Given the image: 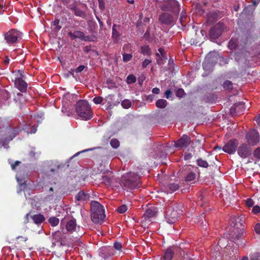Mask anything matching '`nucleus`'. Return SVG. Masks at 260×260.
I'll return each instance as SVG.
<instances>
[{
  "instance_id": "nucleus-1",
  "label": "nucleus",
  "mask_w": 260,
  "mask_h": 260,
  "mask_svg": "<svg viewBox=\"0 0 260 260\" xmlns=\"http://www.w3.org/2000/svg\"><path fill=\"white\" fill-rule=\"evenodd\" d=\"M243 217H236L233 218L231 227L226 234V237L230 239L225 249V260H237L239 254L238 248L243 244L242 239L244 237V229L243 228ZM245 245V243H243ZM221 249L217 244L213 249L211 258L212 260H221L220 250Z\"/></svg>"
},
{
  "instance_id": "nucleus-2",
  "label": "nucleus",
  "mask_w": 260,
  "mask_h": 260,
  "mask_svg": "<svg viewBox=\"0 0 260 260\" xmlns=\"http://www.w3.org/2000/svg\"><path fill=\"white\" fill-rule=\"evenodd\" d=\"M257 30L254 22L248 21L245 23L240 41L244 45L250 44L256 38Z\"/></svg>"
},
{
  "instance_id": "nucleus-3",
  "label": "nucleus",
  "mask_w": 260,
  "mask_h": 260,
  "mask_svg": "<svg viewBox=\"0 0 260 260\" xmlns=\"http://www.w3.org/2000/svg\"><path fill=\"white\" fill-rule=\"evenodd\" d=\"M91 218L95 223H101L106 217L103 206L97 201L91 202Z\"/></svg>"
},
{
  "instance_id": "nucleus-4",
  "label": "nucleus",
  "mask_w": 260,
  "mask_h": 260,
  "mask_svg": "<svg viewBox=\"0 0 260 260\" xmlns=\"http://www.w3.org/2000/svg\"><path fill=\"white\" fill-rule=\"evenodd\" d=\"M122 183L125 189H134L140 187V177L134 173L129 172L122 176Z\"/></svg>"
},
{
  "instance_id": "nucleus-5",
  "label": "nucleus",
  "mask_w": 260,
  "mask_h": 260,
  "mask_svg": "<svg viewBox=\"0 0 260 260\" xmlns=\"http://www.w3.org/2000/svg\"><path fill=\"white\" fill-rule=\"evenodd\" d=\"M76 111L82 119L88 120L92 117L91 108L87 101L80 100L76 104Z\"/></svg>"
},
{
  "instance_id": "nucleus-6",
  "label": "nucleus",
  "mask_w": 260,
  "mask_h": 260,
  "mask_svg": "<svg viewBox=\"0 0 260 260\" xmlns=\"http://www.w3.org/2000/svg\"><path fill=\"white\" fill-rule=\"evenodd\" d=\"M15 74V86L21 92H25L27 89V83L23 80L26 78L23 70H18L14 72Z\"/></svg>"
},
{
  "instance_id": "nucleus-7",
  "label": "nucleus",
  "mask_w": 260,
  "mask_h": 260,
  "mask_svg": "<svg viewBox=\"0 0 260 260\" xmlns=\"http://www.w3.org/2000/svg\"><path fill=\"white\" fill-rule=\"evenodd\" d=\"M182 213V210L177 206H172L167 209L165 214V219L168 223H174L178 219Z\"/></svg>"
},
{
  "instance_id": "nucleus-8",
  "label": "nucleus",
  "mask_w": 260,
  "mask_h": 260,
  "mask_svg": "<svg viewBox=\"0 0 260 260\" xmlns=\"http://www.w3.org/2000/svg\"><path fill=\"white\" fill-rule=\"evenodd\" d=\"M180 177L183 178L185 182H191L196 178V173L191 170L190 166H184L178 171Z\"/></svg>"
},
{
  "instance_id": "nucleus-9",
  "label": "nucleus",
  "mask_w": 260,
  "mask_h": 260,
  "mask_svg": "<svg viewBox=\"0 0 260 260\" xmlns=\"http://www.w3.org/2000/svg\"><path fill=\"white\" fill-rule=\"evenodd\" d=\"M160 9L164 11H172L178 14L180 11V6L176 0H166L160 6Z\"/></svg>"
},
{
  "instance_id": "nucleus-10",
  "label": "nucleus",
  "mask_w": 260,
  "mask_h": 260,
  "mask_svg": "<svg viewBox=\"0 0 260 260\" xmlns=\"http://www.w3.org/2000/svg\"><path fill=\"white\" fill-rule=\"evenodd\" d=\"M122 247V244L120 242H115L113 247L108 246L103 248L101 250V256L105 259L108 258L114 254L113 248L116 250L121 251Z\"/></svg>"
},
{
  "instance_id": "nucleus-11",
  "label": "nucleus",
  "mask_w": 260,
  "mask_h": 260,
  "mask_svg": "<svg viewBox=\"0 0 260 260\" xmlns=\"http://www.w3.org/2000/svg\"><path fill=\"white\" fill-rule=\"evenodd\" d=\"M21 38V33L14 29L8 31L5 35V39L9 44L15 43L19 39Z\"/></svg>"
},
{
  "instance_id": "nucleus-12",
  "label": "nucleus",
  "mask_w": 260,
  "mask_h": 260,
  "mask_svg": "<svg viewBox=\"0 0 260 260\" xmlns=\"http://www.w3.org/2000/svg\"><path fill=\"white\" fill-rule=\"evenodd\" d=\"M248 145L254 146L259 142V135L255 129H252L248 132L245 136Z\"/></svg>"
},
{
  "instance_id": "nucleus-13",
  "label": "nucleus",
  "mask_w": 260,
  "mask_h": 260,
  "mask_svg": "<svg viewBox=\"0 0 260 260\" xmlns=\"http://www.w3.org/2000/svg\"><path fill=\"white\" fill-rule=\"evenodd\" d=\"M237 153L243 158H248L252 153V149L248 144L242 143L237 148Z\"/></svg>"
},
{
  "instance_id": "nucleus-14",
  "label": "nucleus",
  "mask_w": 260,
  "mask_h": 260,
  "mask_svg": "<svg viewBox=\"0 0 260 260\" xmlns=\"http://www.w3.org/2000/svg\"><path fill=\"white\" fill-rule=\"evenodd\" d=\"M223 30V24L220 22L215 24L213 27H211L209 36L211 39H216L218 38L222 34Z\"/></svg>"
},
{
  "instance_id": "nucleus-15",
  "label": "nucleus",
  "mask_w": 260,
  "mask_h": 260,
  "mask_svg": "<svg viewBox=\"0 0 260 260\" xmlns=\"http://www.w3.org/2000/svg\"><path fill=\"white\" fill-rule=\"evenodd\" d=\"M238 148V141L232 139L229 141L222 148V150L230 154L234 153Z\"/></svg>"
},
{
  "instance_id": "nucleus-16",
  "label": "nucleus",
  "mask_w": 260,
  "mask_h": 260,
  "mask_svg": "<svg viewBox=\"0 0 260 260\" xmlns=\"http://www.w3.org/2000/svg\"><path fill=\"white\" fill-rule=\"evenodd\" d=\"M212 53L210 52L206 56L204 61L203 62V68L204 71L206 72L205 74L207 75L212 71L213 69L214 62L213 60L211 59Z\"/></svg>"
},
{
  "instance_id": "nucleus-17",
  "label": "nucleus",
  "mask_w": 260,
  "mask_h": 260,
  "mask_svg": "<svg viewBox=\"0 0 260 260\" xmlns=\"http://www.w3.org/2000/svg\"><path fill=\"white\" fill-rule=\"evenodd\" d=\"M69 37L71 38V40H75L77 38H79L81 40L85 41H92L93 40L89 36H86L84 33L82 31L79 30H76L74 32L71 31H69L68 34Z\"/></svg>"
},
{
  "instance_id": "nucleus-18",
  "label": "nucleus",
  "mask_w": 260,
  "mask_h": 260,
  "mask_svg": "<svg viewBox=\"0 0 260 260\" xmlns=\"http://www.w3.org/2000/svg\"><path fill=\"white\" fill-rule=\"evenodd\" d=\"M20 130L16 128L7 127L5 129L4 141H10L19 134Z\"/></svg>"
},
{
  "instance_id": "nucleus-19",
  "label": "nucleus",
  "mask_w": 260,
  "mask_h": 260,
  "mask_svg": "<svg viewBox=\"0 0 260 260\" xmlns=\"http://www.w3.org/2000/svg\"><path fill=\"white\" fill-rule=\"evenodd\" d=\"M190 138L186 135H183L178 140L175 142L174 146L182 149L186 148L190 144Z\"/></svg>"
},
{
  "instance_id": "nucleus-20",
  "label": "nucleus",
  "mask_w": 260,
  "mask_h": 260,
  "mask_svg": "<svg viewBox=\"0 0 260 260\" xmlns=\"http://www.w3.org/2000/svg\"><path fill=\"white\" fill-rule=\"evenodd\" d=\"M159 20L165 25H174L175 23V18L170 14L168 13H164L159 15Z\"/></svg>"
},
{
  "instance_id": "nucleus-21",
  "label": "nucleus",
  "mask_w": 260,
  "mask_h": 260,
  "mask_svg": "<svg viewBox=\"0 0 260 260\" xmlns=\"http://www.w3.org/2000/svg\"><path fill=\"white\" fill-rule=\"evenodd\" d=\"M68 8L72 10L74 15L78 17L85 18L86 16L85 13L82 10H80L75 4L70 5Z\"/></svg>"
},
{
  "instance_id": "nucleus-22",
  "label": "nucleus",
  "mask_w": 260,
  "mask_h": 260,
  "mask_svg": "<svg viewBox=\"0 0 260 260\" xmlns=\"http://www.w3.org/2000/svg\"><path fill=\"white\" fill-rule=\"evenodd\" d=\"M65 233H63V231L60 232L59 231H56L52 233V238L55 242H59L62 245V243L64 242L66 239Z\"/></svg>"
},
{
  "instance_id": "nucleus-23",
  "label": "nucleus",
  "mask_w": 260,
  "mask_h": 260,
  "mask_svg": "<svg viewBox=\"0 0 260 260\" xmlns=\"http://www.w3.org/2000/svg\"><path fill=\"white\" fill-rule=\"evenodd\" d=\"M121 28L120 25H116L114 24L112 26V37L114 39V41L116 43H117L119 40V38L120 37V34L118 31V30H120Z\"/></svg>"
},
{
  "instance_id": "nucleus-24",
  "label": "nucleus",
  "mask_w": 260,
  "mask_h": 260,
  "mask_svg": "<svg viewBox=\"0 0 260 260\" xmlns=\"http://www.w3.org/2000/svg\"><path fill=\"white\" fill-rule=\"evenodd\" d=\"M257 5L255 1H253V4L249 5L246 7L241 13V15H250L253 12L255 7Z\"/></svg>"
},
{
  "instance_id": "nucleus-25",
  "label": "nucleus",
  "mask_w": 260,
  "mask_h": 260,
  "mask_svg": "<svg viewBox=\"0 0 260 260\" xmlns=\"http://www.w3.org/2000/svg\"><path fill=\"white\" fill-rule=\"evenodd\" d=\"M157 211L154 207H151L146 210L144 213V217L145 219H148L150 218L155 216Z\"/></svg>"
},
{
  "instance_id": "nucleus-26",
  "label": "nucleus",
  "mask_w": 260,
  "mask_h": 260,
  "mask_svg": "<svg viewBox=\"0 0 260 260\" xmlns=\"http://www.w3.org/2000/svg\"><path fill=\"white\" fill-rule=\"evenodd\" d=\"M77 223L75 219H72L66 224V229L67 232L72 233L76 229Z\"/></svg>"
},
{
  "instance_id": "nucleus-27",
  "label": "nucleus",
  "mask_w": 260,
  "mask_h": 260,
  "mask_svg": "<svg viewBox=\"0 0 260 260\" xmlns=\"http://www.w3.org/2000/svg\"><path fill=\"white\" fill-rule=\"evenodd\" d=\"M30 218L32 219L34 223L37 224L43 223L45 219L44 216L41 214L30 216Z\"/></svg>"
},
{
  "instance_id": "nucleus-28",
  "label": "nucleus",
  "mask_w": 260,
  "mask_h": 260,
  "mask_svg": "<svg viewBox=\"0 0 260 260\" xmlns=\"http://www.w3.org/2000/svg\"><path fill=\"white\" fill-rule=\"evenodd\" d=\"M174 254V251L172 248H168L161 259V260H172Z\"/></svg>"
},
{
  "instance_id": "nucleus-29",
  "label": "nucleus",
  "mask_w": 260,
  "mask_h": 260,
  "mask_svg": "<svg viewBox=\"0 0 260 260\" xmlns=\"http://www.w3.org/2000/svg\"><path fill=\"white\" fill-rule=\"evenodd\" d=\"M90 196L88 194L86 193L83 191H80L78 192L75 198L77 201H87L89 200Z\"/></svg>"
},
{
  "instance_id": "nucleus-30",
  "label": "nucleus",
  "mask_w": 260,
  "mask_h": 260,
  "mask_svg": "<svg viewBox=\"0 0 260 260\" xmlns=\"http://www.w3.org/2000/svg\"><path fill=\"white\" fill-rule=\"evenodd\" d=\"M113 176L109 175L103 176L101 179L102 182L104 183L106 185L111 186L112 185Z\"/></svg>"
},
{
  "instance_id": "nucleus-31",
  "label": "nucleus",
  "mask_w": 260,
  "mask_h": 260,
  "mask_svg": "<svg viewBox=\"0 0 260 260\" xmlns=\"http://www.w3.org/2000/svg\"><path fill=\"white\" fill-rule=\"evenodd\" d=\"M140 50V53L144 55L150 56L152 53L151 49L148 45L141 46Z\"/></svg>"
},
{
  "instance_id": "nucleus-32",
  "label": "nucleus",
  "mask_w": 260,
  "mask_h": 260,
  "mask_svg": "<svg viewBox=\"0 0 260 260\" xmlns=\"http://www.w3.org/2000/svg\"><path fill=\"white\" fill-rule=\"evenodd\" d=\"M61 166V165L59 164L57 162H52L50 164L51 168L50 171L48 173L50 172L51 173H54L60 168Z\"/></svg>"
},
{
  "instance_id": "nucleus-33",
  "label": "nucleus",
  "mask_w": 260,
  "mask_h": 260,
  "mask_svg": "<svg viewBox=\"0 0 260 260\" xmlns=\"http://www.w3.org/2000/svg\"><path fill=\"white\" fill-rule=\"evenodd\" d=\"M168 104L167 101L165 99H159L155 103L156 106L158 108H165Z\"/></svg>"
},
{
  "instance_id": "nucleus-34",
  "label": "nucleus",
  "mask_w": 260,
  "mask_h": 260,
  "mask_svg": "<svg viewBox=\"0 0 260 260\" xmlns=\"http://www.w3.org/2000/svg\"><path fill=\"white\" fill-rule=\"evenodd\" d=\"M59 20L55 19L52 23V29L55 32H57L61 28V26L59 25Z\"/></svg>"
},
{
  "instance_id": "nucleus-35",
  "label": "nucleus",
  "mask_w": 260,
  "mask_h": 260,
  "mask_svg": "<svg viewBox=\"0 0 260 260\" xmlns=\"http://www.w3.org/2000/svg\"><path fill=\"white\" fill-rule=\"evenodd\" d=\"M228 240L225 238H221L219 239L218 241L217 244L220 247V248H225L227 246ZM230 242V240L228 241V243Z\"/></svg>"
},
{
  "instance_id": "nucleus-36",
  "label": "nucleus",
  "mask_w": 260,
  "mask_h": 260,
  "mask_svg": "<svg viewBox=\"0 0 260 260\" xmlns=\"http://www.w3.org/2000/svg\"><path fill=\"white\" fill-rule=\"evenodd\" d=\"M197 165L200 167L207 168L209 166L208 163L206 160H204L202 158L197 159Z\"/></svg>"
},
{
  "instance_id": "nucleus-37",
  "label": "nucleus",
  "mask_w": 260,
  "mask_h": 260,
  "mask_svg": "<svg viewBox=\"0 0 260 260\" xmlns=\"http://www.w3.org/2000/svg\"><path fill=\"white\" fill-rule=\"evenodd\" d=\"M48 221L50 224L53 226L57 225L59 222V219L55 216L51 217Z\"/></svg>"
},
{
  "instance_id": "nucleus-38",
  "label": "nucleus",
  "mask_w": 260,
  "mask_h": 260,
  "mask_svg": "<svg viewBox=\"0 0 260 260\" xmlns=\"http://www.w3.org/2000/svg\"><path fill=\"white\" fill-rule=\"evenodd\" d=\"M179 185L177 183H170L168 185V189L172 192L177 190L179 188Z\"/></svg>"
},
{
  "instance_id": "nucleus-39",
  "label": "nucleus",
  "mask_w": 260,
  "mask_h": 260,
  "mask_svg": "<svg viewBox=\"0 0 260 260\" xmlns=\"http://www.w3.org/2000/svg\"><path fill=\"white\" fill-rule=\"evenodd\" d=\"M136 82V77L133 75H129L126 78V82L128 84L134 83Z\"/></svg>"
},
{
  "instance_id": "nucleus-40",
  "label": "nucleus",
  "mask_w": 260,
  "mask_h": 260,
  "mask_svg": "<svg viewBox=\"0 0 260 260\" xmlns=\"http://www.w3.org/2000/svg\"><path fill=\"white\" fill-rule=\"evenodd\" d=\"M111 146L114 149L117 148L120 145V142L117 139H112L110 141Z\"/></svg>"
},
{
  "instance_id": "nucleus-41",
  "label": "nucleus",
  "mask_w": 260,
  "mask_h": 260,
  "mask_svg": "<svg viewBox=\"0 0 260 260\" xmlns=\"http://www.w3.org/2000/svg\"><path fill=\"white\" fill-rule=\"evenodd\" d=\"M244 56V52L243 51L236 52L234 54V58L237 61H240L242 57Z\"/></svg>"
},
{
  "instance_id": "nucleus-42",
  "label": "nucleus",
  "mask_w": 260,
  "mask_h": 260,
  "mask_svg": "<svg viewBox=\"0 0 260 260\" xmlns=\"http://www.w3.org/2000/svg\"><path fill=\"white\" fill-rule=\"evenodd\" d=\"M223 88L226 90H231L233 88L232 82L230 81H225L223 84Z\"/></svg>"
},
{
  "instance_id": "nucleus-43",
  "label": "nucleus",
  "mask_w": 260,
  "mask_h": 260,
  "mask_svg": "<svg viewBox=\"0 0 260 260\" xmlns=\"http://www.w3.org/2000/svg\"><path fill=\"white\" fill-rule=\"evenodd\" d=\"M237 46L238 45L236 43V41L233 39H232L229 43L228 47L231 50H233L236 49Z\"/></svg>"
},
{
  "instance_id": "nucleus-44",
  "label": "nucleus",
  "mask_w": 260,
  "mask_h": 260,
  "mask_svg": "<svg viewBox=\"0 0 260 260\" xmlns=\"http://www.w3.org/2000/svg\"><path fill=\"white\" fill-rule=\"evenodd\" d=\"M131 102L128 100H124L121 102V106L125 109H128L131 107Z\"/></svg>"
},
{
  "instance_id": "nucleus-45",
  "label": "nucleus",
  "mask_w": 260,
  "mask_h": 260,
  "mask_svg": "<svg viewBox=\"0 0 260 260\" xmlns=\"http://www.w3.org/2000/svg\"><path fill=\"white\" fill-rule=\"evenodd\" d=\"M122 57L123 61L124 62H127L132 59L133 55L132 54L124 53L122 55Z\"/></svg>"
},
{
  "instance_id": "nucleus-46",
  "label": "nucleus",
  "mask_w": 260,
  "mask_h": 260,
  "mask_svg": "<svg viewBox=\"0 0 260 260\" xmlns=\"http://www.w3.org/2000/svg\"><path fill=\"white\" fill-rule=\"evenodd\" d=\"M127 210V207L126 205H122L117 209V211L119 213H124Z\"/></svg>"
},
{
  "instance_id": "nucleus-47",
  "label": "nucleus",
  "mask_w": 260,
  "mask_h": 260,
  "mask_svg": "<svg viewBox=\"0 0 260 260\" xmlns=\"http://www.w3.org/2000/svg\"><path fill=\"white\" fill-rule=\"evenodd\" d=\"M185 94V93L184 92V90L182 88H178L176 91V96H177L178 98H181Z\"/></svg>"
},
{
  "instance_id": "nucleus-48",
  "label": "nucleus",
  "mask_w": 260,
  "mask_h": 260,
  "mask_svg": "<svg viewBox=\"0 0 260 260\" xmlns=\"http://www.w3.org/2000/svg\"><path fill=\"white\" fill-rule=\"evenodd\" d=\"M250 260H260V253L255 252L250 254Z\"/></svg>"
},
{
  "instance_id": "nucleus-49",
  "label": "nucleus",
  "mask_w": 260,
  "mask_h": 260,
  "mask_svg": "<svg viewBox=\"0 0 260 260\" xmlns=\"http://www.w3.org/2000/svg\"><path fill=\"white\" fill-rule=\"evenodd\" d=\"M200 218L201 219L200 221H201V222H200L199 224L201 226L204 227L206 226V219H205V215H204V213H203Z\"/></svg>"
},
{
  "instance_id": "nucleus-50",
  "label": "nucleus",
  "mask_w": 260,
  "mask_h": 260,
  "mask_svg": "<svg viewBox=\"0 0 260 260\" xmlns=\"http://www.w3.org/2000/svg\"><path fill=\"white\" fill-rule=\"evenodd\" d=\"M253 155L257 159L260 160V147H258L254 150Z\"/></svg>"
},
{
  "instance_id": "nucleus-51",
  "label": "nucleus",
  "mask_w": 260,
  "mask_h": 260,
  "mask_svg": "<svg viewBox=\"0 0 260 260\" xmlns=\"http://www.w3.org/2000/svg\"><path fill=\"white\" fill-rule=\"evenodd\" d=\"M103 101V98L100 96H95L93 99V102L95 104H101Z\"/></svg>"
},
{
  "instance_id": "nucleus-52",
  "label": "nucleus",
  "mask_w": 260,
  "mask_h": 260,
  "mask_svg": "<svg viewBox=\"0 0 260 260\" xmlns=\"http://www.w3.org/2000/svg\"><path fill=\"white\" fill-rule=\"evenodd\" d=\"M152 62L151 60L148 59H145L142 62V67L143 68H146L151 62Z\"/></svg>"
},
{
  "instance_id": "nucleus-53",
  "label": "nucleus",
  "mask_w": 260,
  "mask_h": 260,
  "mask_svg": "<svg viewBox=\"0 0 260 260\" xmlns=\"http://www.w3.org/2000/svg\"><path fill=\"white\" fill-rule=\"evenodd\" d=\"M252 212L255 214L259 213L260 212V207L258 205L253 206Z\"/></svg>"
},
{
  "instance_id": "nucleus-54",
  "label": "nucleus",
  "mask_w": 260,
  "mask_h": 260,
  "mask_svg": "<svg viewBox=\"0 0 260 260\" xmlns=\"http://www.w3.org/2000/svg\"><path fill=\"white\" fill-rule=\"evenodd\" d=\"M246 205L249 207H252L254 205V202L251 199H247L246 201Z\"/></svg>"
},
{
  "instance_id": "nucleus-55",
  "label": "nucleus",
  "mask_w": 260,
  "mask_h": 260,
  "mask_svg": "<svg viewBox=\"0 0 260 260\" xmlns=\"http://www.w3.org/2000/svg\"><path fill=\"white\" fill-rule=\"evenodd\" d=\"M85 68V66L80 65L75 69V72L77 73H80L81 72H82L84 70Z\"/></svg>"
},
{
  "instance_id": "nucleus-56",
  "label": "nucleus",
  "mask_w": 260,
  "mask_h": 260,
  "mask_svg": "<svg viewBox=\"0 0 260 260\" xmlns=\"http://www.w3.org/2000/svg\"><path fill=\"white\" fill-rule=\"evenodd\" d=\"M254 230L256 234H260V223L255 224L254 226Z\"/></svg>"
},
{
  "instance_id": "nucleus-57",
  "label": "nucleus",
  "mask_w": 260,
  "mask_h": 260,
  "mask_svg": "<svg viewBox=\"0 0 260 260\" xmlns=\"http://www.w3.org/2000/svg\"><path fill=\"white\" fill-rule=\"evenodd\" d=\"M21 162L16 160L14 162V163L11 164V167L12 170H15L16 169V166L19 165L20 164Z\"/></svg>"
},
{
  "instance_id": "nucleus-58",
  "label": "nucleus",
  "mask_w": 260,
  "mask_h": 260,
  "mask_svg": "<svg viewBox=\"0 0 260 260\" xmlns=\"http://www.w3.org/2000/svg\"><path fill=\"white\" fill-rule=\"evenodd\" d=\"M171 93H172L171 90L170 89H168L165 92V95L166 98L167 99H169Z\"/></svg>"
},
{
  "instance_id": "nucleus-59",
  "label": "nucleus",
  "mask_w": 260,
  "mask_h": 260,
  "mask_svg": "<svg viewBox=\"0 0 260 260\" xmlns=\"http://www.w3.org/2000/svg\"><path fill=\"white\" fill-rule=\"evenodd\" d=\"M154 99V95L153 94H150L147 96L146 100L148 102H151Z\"/></svg>"
},
{
  "instance_id": "nucleus-60",
  "label": "nucleus",
  "mask_w": 260,
  "mask_h": 260,
  "mask_svg": "<svg viewBox=\"0 0 260 260\" xmlns=\"http://www.w3.org/2000/svg\"><path fill=\"white\" fill-rule=\"evenodd\" d=\"M99 4V7L101 10H103L105 8V4L104 0H98Z\"/></svg>"
},
{
  "instance_id": "nucleus-61",
  "label": "nucleus",
  "mask_w": 260,
  "mask_h": 260,
  "mask_svg": "<svg viewBox=\"0 0 260 260\" xmlns=\"http://www.w3.org/2000/svg\"><path fill=\"white\" fill-rule=\"evenodd\" d=\"M158 51L159 53V54H160V55H161V56L162 57H164L166 55V52L165 51V50L164 48H159L158 49Z\"/></svg>"
},
{
  "instance_id": "nucleus-62",
  "label": "nucleus",
  "mask_w": 260,
  "mask_h": 260,
  "mask_svg": "<svg viewBox=\"0 0 260 260\" xmlns=\"http://www.w3.org/2000/svg\"><path fill=\"white\" fill-rule=\"evenodd\" d=\"M152 92L153 94H158L160 92V90L158 88L155 87L152 89Z\"/></svg>"
},
{
  "instance_id": "nucleus-63",
  "label": "nucleus",
  "mask_w": 260,
  "mask_h": 260,
  "mask_svg": "<svg viewBox=\"0 0 260 260\" xmlns=\"http://www.w3.org/2000/svg\"><path fill=\"white\" fill-rule=\"evenodd\" d=\"M191 157H192V155L191 153L186 154L184 157V159L186 160L190 159Z\"/></svg>"
},
{
  "instance_id": "nucleus-64",
  "label": "nucleus",
  "mask_w": 260,
  "mask_h": 260,
  "mask_svg": "<svg viewBox=\"0 0 260 260\" xmlns=\"http://www.w3.org/2000/svg\"><path fill=\"white\" fill-rule=\"evenodd\" d=\"M255 120L259 126H260V114L255 117Z\"/></svg>"
}]
</instances>
